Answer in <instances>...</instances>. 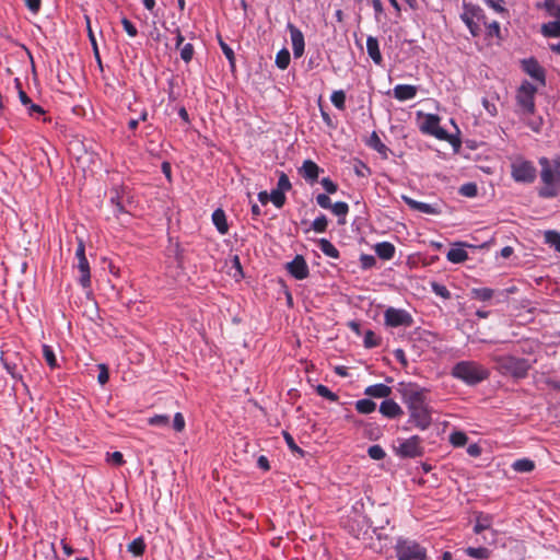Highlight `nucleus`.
<instances>
[{"label":"nucleus","mask_w":560,"mask_h":560,"mask_svg":"<svg viewBox=\"0 0 560 560\" xmlns=\"http://www.w3.org/2000/svg\"><path fill=\"white\" fill-rule=\"evenodd\" d=\"M512 468L516 472H530L535 469V463L529 458H520L512 464Z\"/></svg>","instance_id":"30"},{"label":"nucleus","mask_w":560,"mask_h":560,"mask_svg":"<svg viewBox=\"0 0 560 560\" xmlns=\"http://www.w3.org/2000/svg\"><path fill=\"white\" fill-rule=\"evenodd\" d=\"M43 355H44V358H45L46 363H47L51 369L57 368V359H56L55 352H54V350L51 349V347H49V346H47V345H44V346H43Z\"/></svg>","instance_id":"44"},{"label":"nucleus","mask_w":560,"mask_h":560,"mask_svg":"<svg viewBox=\"0 0 560 560\" xmlns=\"http://www.w3.org/2000/svg\"><path fill=\"white\" fill-rule=\"evenodd\" d=\"M380 412L389 419L399 418L404 411L401 407L393 399H385L380 406Z\"/></svg>","instance_id":"17"},{"label":"nucleus","mask_w":560,"mask_h":560,"mask_svg":"<svg viewBox=\"0 0 560 560\" xmlns=\"http://www.w3.org/2000/svg\"><path fill=\"white\" fill-rule=\"evenodd\" d=\"M121 24H122V27H124L125 32L130 37H136L138 35V30H137V27L133 25V23L130 20H128L127 18H122L121 19Z\"/></svg>","instance_id":"53"},{"label":"nucleus","mask_w":560,"mask_h":560,"mask_svg":"<svg viewBox=\"0 0 560 560\" xmlns=\"http://www.w3.org/2000/svg\"><path fill=\"white\" fill-rule=\"evenodd\" d=\"M511 176L516 183L532 184L536 179L537 170L532 161L516 158L511 163Z\"/></svg>","instance_id":"6"},{"label":"nucleus","mask_w":560,"mask_h":560,"mask_svg":"<svg viewBox=\"0 0 560 560\" xmlns=\"http://www.w3.org/2000/svg\"><path fill=\"white\" fill-rule=\"evenodd\" d=\"M100 373H98V376H97V381L101 385H104L108 382V378H109V373H108V370L106 368V365L104 364H100Z\"/></svg>","instance_id":"62"},{"label":"nucleus","mask_w":560,"mask_h":560,"mask_svg":"<svg viewBox=\"0 0 560 560\" xmlns=\"http://www.w3.org/2000/svg\"><path fill=\"white\" fill-rule=\"evenodd\" d=\"M318 247L319 249L328 257L330 258H334V259H338L340 254H339V250L335 247V245L326 240V238H320L318 240Z\"/></svg>","instance_id":"29"},{"label":"nucleus","mask_w":560,"mask_h":560,"mask_svg":"<svg viewBox=\"0 0 560 560\" xmlns=\"http://www.w3.org/2000/svg\"><path fill=\"white\" fill-rule=\"evenodd\" d=\"M394 97L398 101L412 100L417 95V86L410 84H398L394 88Z\"/></svg>","instance_id":"19"},{"label":"nucleus","mask_w":560,"mask_h":560,"mask_svg":"<svg viewBox=\"0 0 560 560\" xmlns=\"http://www.w3.org/2000/svg\"><path fill=\"white\" fill-rule=\"evenodd\" d=\"M316 202L319 207L324 209H329L331 207V200L326 194H319L316 196Z\"/></svg>","instance_id":"61"},{"label":"nucleus","mask_w":560,"mask_h":560,"mask_svg":"<svg viewBox=\"0 0 560 560\" xmlns=\"http://www.w3.org/2000/svg\"><path fill=\"white\" fill-rule=\"evenodd\" d=\"M276 66L281 69V70H284L288 68L289 63H290V52L287 48H282L281 50H279L277 52V56H276Z\"/></svg>","instance_id":"37"},{"label":"nucleus","mask_w":560,"mask_h":560,"mask_svg":"<svg viewBox=\"0 0 560 560\" xmlns=\"http://www.w3.org/2000/svg\"><path fill=\"white\" fill-rule=\"evenodd\" d=\"M368 454L369 456L372 458V459H375V460H382L385 458L386 456V453L385 451L383 450L382 446L380 445H371L369 448H368Z\"/></svg>","instance_id":"48"},{"label":"nucleus","mask_w":560,"mask_h":560,"mask_svg":"<svg viewBox=\"0 0 560 560\" xmlns=\"http://www.w3.org/2000/svg\"><path fill=\"white\" fill-rule=\"evenodd\" d=\"M545 242L550 246L555 247L557 252L560 253V233L557 231H546L545 232Z\"/></svg>","instance_id":"39"},{"label":"nucleus","mask_w":560,"mask_h":560,"mask_svg":"<svg viewBox=\"0 0 560 560\" xmlns=\"http://www.w3.org/2000/svg\"><path fill=\"white\" fill-rule=\"evenodd\" d=\"M493 295L494 290L490 288H474L471 290V296L482 302L491 300Z\"/></svg>","instance_id":"35"},{"label":"nucleus","mask_w":560,"mask_h":560,"mask_svg":"<svg viewBox=\"0 0 560 560\" xmlns=\"http://www.w3.org/2000/svg\"><path fill=\"white\" fill-rule=\"evenodd\" d=\"M465 552L467 556L480 560L488 559L491 555V551L486 547H468Z\"/></svg>","instance_id":"36"},{"label":"nucleus","mask_w":560,"mask_h":560,"mask_svg":"<svg viewBox=\"0 0 560 560\" xmlns=\"http://www.w3.org/2000/svg\"><path fill=\"white\" fill-rule=\"evenodd\" d=\"M110 203L113 206V212L118 215L122 212H125V209H124V206L122 203L119 201L118 197H112L110 198Z\"/></svg>","instance_id":"64"},{"label":"nucleus","mask_w":560,"mask_h":560,"mask_svg":"<svg viewBox=\"0 0 560 560\" xmlns=\"http://www.w3.org/2000/svg\"><path fill=\"white\" fill-rule=\"evenodd\" d=\"M194 56V46L189 43L185 44L183 48L180 49V58L185 62H189L192 59Z\"/></svg>","instance_id":"54"},{"label":"nucleus","mask_w":560,"mask_h":560,"mask_svg":"<svg viewBox=\"0 0 560 560\" xmlns=\"http://www.w3.org/2000/svg\"><path fill=\"white\" fill-rule=\"evenodd\" d=\"M491 360L495 363L497 370L503 375H510L514 378H524L527 376L532 368L530 362L525 358L514 355H491Z\"/></svg>","instance_id":"4"},{"label":"nucleus","mask_w":560,"mask_h":560,"mask_svg":"<svg viewBox=\"0 0 560 560\" xmlns=\"http://www.w3.org/2000/svg\"><path fill=\"white\" fill-rule=\"evenodd\" d=\"M212 222L221 235L229 232V225L226 222V215L223 209L218 208L212 213Z\"/></svg>","instance_id":"23"},{"label":"nucleus","mask_w":560,"mask_h":560,"mask_svg":"<svg viewBox=\"0 0 560 560\" xmlns=\"http://www.w3.org/2000/svg\"><path fill=\"white\" fill-rule=\"evenodd\" d=\"M421 438L412 435L409 439L398 440V446L395 447L396 455L401 458H415L422 456L423 446Z\"/></svg>","instance_id":"8"},{"label":"nucleus","mask_w":560,"mask_h":560,"mask_svg":"<svg viewBox=\"0 0 560 560\" xmlns=\"http://www.w3.org/2000/svg\"><path fill=\"white\" fill-rule=\"evenodd\" d=\"M402 200L410 209L415 211L433 215L441 213V210L438 207L430 203L417 201L408 196H402Z\"/></svg>","instance_id":"16"},{"label":"nucleus","mask_w":560,"mask_h":560,"mask_svg":"<svg viewBox=\"0 0 560 560\" xmlns=\"http://www.w3.org/2000/svg\"><path fill=\"white\" fill-rule=\"evenodd\" d=\"M219 44H220V47L222 49V52L224 54V56L229 60L230 65L232 67H234L235 56H234L233 49L225 42H223L221 38H219Z\"/></svg>","instance_id":"51"},{"label":"nucleus","mask_w":560,"mask_h":560,"mask_svg":"<svg viewBox=\"0 0 560 560\" xmlns=\"http://www.w3.org/2000/svg\"><path fill=\"white\" fill-rule=\"evenodd\" d=\"M364 433L370 440H377L381 436V430L371 423L366 424Z\"/></svg>","instance_id":"58"},{"label":"nucleus","mask_w":560,"mask_h":560,"mask_svg":"<svg viewBox=\"0 0 560 560\" xmlns=\"http://www.w3.org/2000/svg\"><path fill=\"white\" fill-rule=\"evenodd\" d=\"M77 269L80 272V277L78 279L79 283L83 289H88L91 287V271L90 264L88 259H80L77 264Z\"/></svg>","instance_id":"20"},{"label":"nucleus","mask_w":560,"mask_h":560,"mask_svg":"<svg viewBox=\"0 0 560 560\" xmlns=\"http://www.w3.org/2000/svg\"><path fill=\"white\" fill-rule=\"evenodd\" d=\"M282 434H283L284 441H285L288 447L290 448V451L299 454L300 456H304V451L296 445L293 436L287 431H283Z\"/></svg>","instance_id":"45"},{"label":"nucleus","mask_w":560,"mask_h":560,"mask_svg":"<svg viewBox=\"0 0 560 560\" xmlns=\"http://www.w3.org/2000/svg\"><path fill=\"white\" fill-rule=\"evenodd\" d=\"M14 82H15V86H16V89H18V93H19L20 102H21L24 106H28V104H31L32 100H31V98L28 97V95L23 91L20 80H19V79H15V80H14Z\"/></svg>","instance_id":"57"},{"label":"nucleus","mask_w":560,"mask_h":560,"mask_svg":"<svg viewBox=\"0 0 560 560\" xmlns=\"http://www.w3.org/2000/svg\"><path fill=\"white\" fill-rule=\"evenodd\" d=\"M287 28L290 32L293 56L294 58H300L303 56L305 48L304 35L301 30L292 23H288Z\"/></svg>","instance_id":"13"},{"label":"nucleus","mask_w":560,"mask_h":560,"mask_svg":"<svg viewBox=\"0 0 560 560\" xmlns=\"http://www.w3.org/2000/svg\"><path fill=\"white\" fill-rule=\"evenodd\" d=\"M460 19L468 27L470 34L476 37L480 34L479 23H485L486 15L479 5L470 2H464Z\"/></svg>","instance_id":"7"},{"label":"nucleus","mask_w":560,"mask_h":560,"mask_svg":"<svg viewBox=\"0 0 560 560\" xmlns=\"http://www.w3.org/2000/svg\"><path fill=\"white\" fill-rule=\"evenodd\" d=\"M334 106L340 110L346 108V93L342 90L334 91L330 95Z\"/></svg>","instance_id":"38"},{"label":"nucleus","mask_w":560,"mask_h":560,"mask_svg":"<svg viewBox=\"0 0 560 560\" xmlns=\"http://www.w3.org/2000/svg\"><path fill=\"white\" fill-rule=\"evenodd\" d=\"M420 131L435 137L439 140H448L450 136L445 129L440 126V117L434 114H427L420 125Z\"/></svg>","instance_id":"10"},{"label":"nucleus","mask_w":560,"mask_h":560,"mask_svg":"<svg viewBox=\"0 0 560 560\" xmlns=\"http://www.w3.org/2000/svg\"><path fill=\"white\" fill-rule=\"evenodd\" d=\"M539 164L544 186L539 189L538 195L541 198H553L560 190V160L550 161L542 156L539 159Z\"/></svg>","instance_id":"2"},{"label":"nucleus","mask_w":560,"mask_h":560,"mask_svg":"<svg viewBox=\"0 0 560 560\" xmlns=\"http://www.w3.org/2000/svg\"><path fill=\"white\" fill-rule=\"evenodd\" d=\"M363 342L365 348H374L380 345V338L372 330H366Z\"/></svg>","instance_id":"49"},{"label":"nucleus","mask_w":560,"mask_h":560,"mask_svg":"<svg viewBox=\"0 0 560 560\" xmlns=\"http://www.w3.org/2000/svg\"><path fill=\"white\" fill-rule=\"evenodd\" d=\"M368 144L380 154L384 156L387 155L388 148L382 142L381 138L375 131L371 133Z\"/></svg>","instance_id":"31"},{"label":"nucleus","mask_w":560,"mask_h":560,"mask_svg":"<svg viewBox=\"0 0 560 560\" xmlns=\"http://www.w3.org/2000/svg\"><path fill=\"white\" fill-rule=\"evenodd\" d=\"M478 192L477 185L475 183H466L460 186L459 194L465 197H476Z\"/></svg>","instance_id":"47"},{"label":"nucleus","mask_w":560,"mask_h":560,"mask_svg":"<svg viewBox=\"0 0 560 560\" xmlns=\"http://www.w3.org/2000/svg\"><path fill=\"white\" fill-rule=\"evenodd\" d=\"M366 51L370 58L375 65H381L383 61L382 54L380 51L378 40L376 37L369 36L366 38Z\"/></svg>","instance_id":"22"},{"label":"nucleus","mask_w":560,"mask_h":560,"mask_svg":"<svg viewBox=\"0 0 560 560\" xmlns=\"http://www.w3.org/2000/svg\"><path fill=\"white\" fill-rule=\"evenodd\" d=\"M328 220L325 214L318 215L312 223V228L317 233H324L327 230Z\"/></svg>","instance_id":"46"},{"label":"nucleus","mask_w":560,"mask_h":560,"mask_svg":"<svg viewBox=\"0 0 560 560\" xmlns=\"http://www.w3.org/2000/svg\"><path fill=\"white\" fill-rule=\"evenodd\" d=\"M535 93L536 88L525 82L517 90L516 101L524 114H534L535 112Z\"/></svg>","instance_id":"9"},{"label":"nucleus","mask_w":560,"mask_h":560,"mask_svg":"<svg viewBox=\"0 0 560 560\" xmlns=\"http://www.w3.org/2000/svg\"><path fill=\"white\" fill-rule=\"evenodd\" d=\"M315 390L323 398H326V399H328L330 401H337L338 400V395L335 394L334 392H331L327 386H325L323 384L317 385Z\"/></svg>","instance_id":"43"},{"label":"nucleus","mask_w":560,"mask_h":560,"mask_svg":"<svg viewBox=\"0 0 560 560\" xmlns=\"http://www.w3.org/2000/svg\"><path fill=\"white\" fill-rule=\"evenodd\" d=\"M541 34L548 38L560 37V19L544 23L541 25Z\"/></svg>","instance_id":"25"},{"label":"nucleus","mask_w":560,"mask_h":560,"mask_svg":"<svg viewBox=\"0 0 560 560\" xmlns=\"http://www.w3.org/2000/svg\"><path fill=\"white\" fill-rule=\"evenodd\" d=\"M522 68L529 77L545 83V70L535 58L524 59Z\"/></svg>","instance_id":"14"},{"label":"nucleus","mask_w":560,"mask_h":560,"mask_svg":"<svg viewBox=\"0 0 560 560\" xmlns=\"http://www.w3.org/2000/svg\"><path fill=\"white\" fill-rule=\"evenodd\" d=\"M335 215L339 218L338 223L345 224L346 223V217L349 212V206L345 201H337L329 208Z\"/></svg>","instance_id":"28"},{"label":"nucleus","mask_w":560,"mask_h":560,"mask_svg":"<svg viewBox=\"0 0 560 560\" xmlns=\"http://www.w3.org/2000/svg\"><path fill=\"white\" fill-rule=\"evenodd\" d=\"M285 269L296 280H304L310 275L307 262L302 255H296L293 260L287 262Z\"/></svg>","instance_id":"12"},{"label":"nucleus","mask_w":560,"mask_h":560,"mask_svg":"<svg viewBox=\"0 0 560 560\" xmlns=\"http://www.w3.org/2000/svg\"><path fill=\"white\" fill-rule=\"evenodd\" d=\"M291 187H292V185H291L289 177L284 173H281L279 176V179H278L277 189L285 192V191L290 190Z\"/></svg>","instance_id":"55"},{"label":"nucleus","mask_w":560,"mask_h":560,"mask_svg":"<svg viewBox=\"0 0 560 560\" xmlns=\"http://www.w3.org/2000/svg\"><path fill=\"white\" fill-rule=\"evenodd\" d=\"M320 172H323V170L312 160H305L300 168L301 176L311 185L318 179Z\"/></svg>","instance_id":"15"},{"label":"nucleus","mask_w":560,"mask_h":560,"mask_svg":"<svg viewBox=\"0 0 560 560\" xmlns=\"http://www.w3.org/2000/svg\"><path fill=\"white\" fill-rule=\"evenodd\" d=\"M397 390L409 412V422L420 430H427L432 423V408L428 402L429 390L416 383L400 382Z\"/></svg>","instance_id":"1"},{"label":"nucleus","mask_w":560,"mask_h":560,"mask_svg":"<svg viewBox=\"0 0 560 560\" xmlns=\"http://www.w3.org/2000/svg\"><path fill=\"white\" fill-rule=\"evenodd\" d=\"M0 361L5 371L11 375V377L15 381L21 382L23 386L26 387L22 374L18 372L16 363L9 361L3 354L0 357Z\"/></svg>","instance_id":"26"},{"label":"nucleus","mask_w":560,"mask_h":560,"mask_svg":"<svg viewBox=\"0 0 560 560\" xmlns=\"http://www.w3.org/2000/svg\"><path fill=\"white\" fill-rule=\"evenodd\" d=\"M451 375L469 386H475L490 375L487 368L476 361H459L451 371Z\"/></svg>","instance_id":"3"},{"label":"nucleus","mask_w":560,"mask_h":560,"mask_svg":"<svg viewBox=\"0 0 560 560\" xmlns=\"http://www.w3.org/2000/svg\"><path fill=\"white\" fill-rule=\"evenodd\" d=\"M173 428L177 432H182L185 428V419L180 412L175 413L173 420Z\"/></svg>","instance_id":"60"},{"label":"nucleus","mask_w":560,"mask_h":560,"mask_svg":"<svg viewBox=\"0 0 560 560\" xmlns=\"http://www.w3.org/2000/svg\"><path fill=\"white\" fill-rule=\"evenodd\" d=\"M25 107L30 116L43 115L45 113L42 106L34 104L33 102H31V104H28V106Z\"/></svg>","instance_id":"63"},{"label":"nucleus","mask_w":560,"mask_h":560,"mask_svg":"<svg viewBox=\"0 0 560 560\" xmlns=\"http://www.w3.org/2000/svg\"><path fill=\"white\" fill-rule=\"evenodd\" d=\"M364 394L373 398H387L392 394V388L385 384H374L364 389Z\"/></svg>","instance_id":"21"},{"label":"nucleus","mask_w":560,"mask_h":560,"mask_svg":"<svg viewBox=\"0 0 560 560\" xmlns=\"http://www.w3.org/2000/svg\"><path fill=\"white\" fill-rule=\"evenodd\" d=\"M127 549L133 556L140 557L145 551V542L142 537H138L128 545Z\"/></svg>","instance_id":"34"},{"label":"nucleus","mask_w":560,"mask_h":560,"mask_svg":"<svg viewBox=\"0 0 560 560\" xmlns=\"http://www.w3.org/2000/svg\"><path fill=\"white\" fill-rule=\"evenodd\" d=\"M360 264L362 269H371L376 265V259L372 255L362 254L360 257Z\"/></svg>","instance_id":"52"},{"label":"nucleus","mask_w":560,"mask_h":560,"mask_svg":"<svg viewBox=\"0 0 560 560\" xmlns=\"http://www.w3.org/2000/svg\"><path fill=\"white\" fill-rule=\"evenodd\" d=\"M355 409L362 415H369L376 410V404L369 398L359 399L355 402Z\"/></svg>","instance_id":"32"},{"label":"nucleus","mask_w":560,"mask_h":560,"mask_svg":"<svg viewBox=\"0 0 560 560\" xmlns=\"http://www.w3.org/2000/svg\"><path fill=\"white\" fill-rule=\"evenodd\" d=\"M467 435L462 431H454L450 435V442L455 447H462L467 443Z\"/></svg>","instance_id":"40"},{"label":"nucleus","mask_w":560,"mask_h":560,"mask_svg":"<svg viewBox=\"0 0 560 560\" xmlns=\"http://www.w3.org/2000/svg\"><path fill=\"white\" fill-rule=\"evenodd\" d=\"M540 8V5H538ZM541 8H544L548 15L560 19V0H545Z\"/></svg>","instance_id":"33"},{"label":"nucleus","mask_w":560,"mask_h":560,"mask_svg":"<svg viewBox=\"0 0 560 560\" xmlns=\"http://www.w3.org/2000/svg\"><path fill=\"white\" fill-rule=\"evenodd\" d=\"M354 173L359 176V177H368L371 175V170L370 167L364 164L363 162H359L355 166H354Z\"/></svg>","instance_id":"59"},{"label":"nucleus","mask_w":560,"mask_h":560,"mask_svg":"<svg viewBox=\"0 0 560 560\" xmlns=\"http://www.w3.org/2000/svg\"><path fill=\"white\" fill-rule=\"evenodd\" d=\"M148 423L155 427H166L170 423V417L166 415H155L149 418Z\"/></svg>","instance_id":"50"},{"label":"nucleus","mask_w":560,"mask_h":560,"mask_svg":"<svg viewBox=\"0 0 560 560\" xmlns=\"http://www.w3.org/2000/svg\"><path fill=\"white\" fill-rule=\"evenodd\" d=\"M320 184L327 194H335L338 190V185L329 177L322 178Z\"/></svg>","instance_id":"56"},{"label":"nucleus","mask_w":560,"mask_h":560,"mask_svg":"<svg viewBox=\"0 0 560 560\" xmlns=\"http://www.w3.org/2000/svg\"><path fill=\"white\" fill-rule=\"evenodd\" d=\"M394 550L397 560H427V549L409 538L398 537Z\"/></svg>","instance_id":"5"},{"label":"nucleus","mask_w":560,"mask_h":560,"mask_svg":"<svg viewBox=\"0 0 560 560\" xmlns=\"http://www.w3.org/2000/svg\"><path fill=\"white\" fill-rule=\"evenodd\" d=\"M431 290L433 293H435L436 295L441 296L444 300H450L452 296L450 290L444 284H441L439 282H432Z\"/></svg>","instance_id":"41"},{"label":"nucleus","mask_w":560,"mask_h":560,"mask_svg":"<svg viewBox=\"0 0 560 560\" xmlns=\"http://www.w3.org/2000/svg\"><path fill=\"white\" fill-rule=\"evenodd\" d=\"M374 250L381 259L390 260L395 256L396 248L389 242H381L375 244Z\"/></svg>","instance_id":"24"},{"label":"nucleus","mask_w":560,"mask_h":560,"mask_svg":"<svg viewBox=\"0 0 560 560\" xmlns=\"http://www.w3.org/2000/svg\"><path fill=\"white\" fill-rule=\"evenodd\" d=\"M468 246L465 243H457L455 247H452L447 254L446 258L448 261L453 264H460L468 259V253L465 247Z\"/></svg>","instance_id":"18"},{"label":"nucleus","mask_w":560,"mask_h":560,"mask_svg":"<svg viewBox=\"0 0 560 560\" xmlns=\"http://www.w3.org/2000/svg\"><path fill=\"white\" fill-rule=\"evenodd\" d=\"M492 524V516L489 514L479 513L476 516V523L474 526V532L476 534H480L487 529H490Z\"/></svg>","instance_id":"27"},{"label":"nucleus","mask_w":560,"mask_h":560,"mask_svg":"<svg viewBox=\"0 0 560 560\" xmlns=\"http://www.w3.org/2000/svg\"><path fill=\"white\" fill-rule=\"evenodd\" d=\"M270 201L277 207L282 208L285 202L284 192L279 189H272L269 194Z\"/></svg>","instance_id":"42"},{"label":"nucleus","mask_w":560,"mask_h":560,"mask_svg":"<svg viewBox=\"0 0 560 560\" xmlns=\"http://www.w3.org/2000/svg\"><path fill=\"white\" fill-rule=\"evenodd\" d=\"M385 324L389 327H410L413 323L411 315L401 308L388 307L384 313Z\"/></svg>","instance_id":"11"}]
</instances>
